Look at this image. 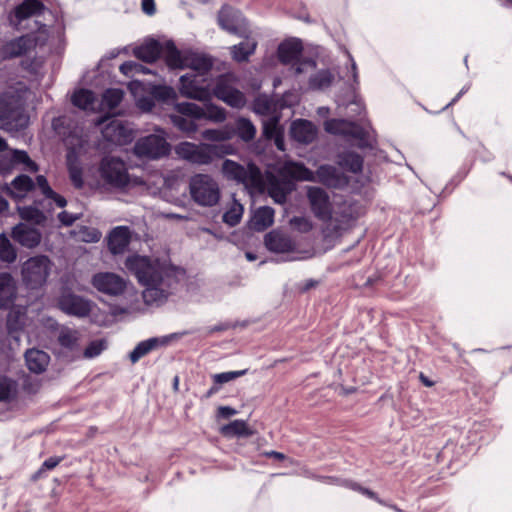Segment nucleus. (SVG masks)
<instances>
[{
  "mask_svg": "<svg viewBox=\"0 0 512 512\" xmlns=\"http://www.w3.org/2000/svg\"><path fill=\"white\" fill-rule=\"evenodd\" d=\"M125 267L144 287L142 296L147 305L163 303L175 289L181 273L166 261L137 254L126 258Z\"/></svg>",
  "mask_w": 512,
  "mask_h": 512,
  "instance_id": "nucleus-1",
  "label": "nucleus"
},
{
  "mask_svg": "<svg viewBox=\"0 0 512 512\" xmlns=\"http://www.w3.org/2000/svg\"><path fill=\"white\" fill-rule=\"evenodd\" d=\"M307 199L314 216L324 223L325 237H336L353 219L351 209L343 204L335 209L328 193L320 188L307 187Z\"/></svg>",
  "mask_w": 512,
  "mask_h": 512,
  "instance_id": "nucleus-2",
  "label": "nucleus"
},
{
  "mask_svg": "<svg viewBox=\"0 0 512 512\" xmlns=\"http://www.w3.org/2000/svg\"><path fill=\"white\" fill-rule=\"evenodd\" d=\"M174 151L178 158L194 165L203 166L211 164L215 158L231 154L233 148L226 144H196L184 141L177 144Z\"/></svg>",
  "mask_w": 512,
  "mask_h": 512,
  "instance_id": "nucleus-3",
  "label": "nucleus"
},
{
  "mask_svg": "<svg viewBox=\"0 0 512 512\" xmlns=\"http://www.w3.org/2000/svg\"><path fill=\"white\" fill-rule=\"evenodd\" d=\"M282 172L292 178L300 181H318L329 187H339L343 183L338 169L331 165H322L316 173L306 168L301 163L286 162L282 167Z\"/></svg>",
  "mask_w": 512,
  "mask_h": 512,
  "instance_id": "nucleus-4",
  "label": "nucleus"
},
{
  "mask_svg": "<svg viewBox=\"0 0 512 512\" xmlns=\"http://www.w3.org/2000/svg\"><path fill=\"white\" fill-rule=\"evenodd\" d=\"M189 192L192 200L203 207L217 205L221 197L217 180L208 174L192 176L189 181Z\"/></svg>",
  "mask_w": 512,
  "mask_h": 512,
  "instance_id": "nucleus-5",
  "label": "nucleus"
},
{
  "mask_svg": "<svg viewBox=\"0 0 512 512\" xmlns=\"http://www.w3.org/2000/svg\"><path fill=\"white\" fill-rule=\"evenodd\" d=\"M64 142L68 150L66 158L70 180L75 188L80 189L84 180L78 156L88 143L87 135L83 133L82 129H75L65 137Z\"/></svg>",
  "mask_w": 512,
  "mask_h": 512,
  "instance_id": "nucleus-6",
  "label": "nucleus"
},
{
  "mask_svg": "<svg viewBox=\"0 0 512 512\" xmlns=\"http://www.w3.org/2000/svg\"><path fill=\"white\" fill-rule=\"evenodd\" d=\"M238 79L233 73L219 75L210 89L212 97L217 98L234 109H242L247 99L245 94L236 88Z\"/></svg>",
  "mask_w": 512,
  "mask_h": 512,
  "instance_id": "nucleus-7",
  "label": "nucleus"
},
{
  "mask_svg": "<svg viewBox=\"0 0 512 512\" xmlns=\"http://www.w3.org/2000/svg\"><path fill=\"white\" fill-rule=\"evenodd\" d=\"M53 263L46 255L28 258L21 265V278L26 287L38 289L42 287L50 275Z\"/></svg>",
  "mask_w": 512,
  "mask_h": 512,
  "instance_id": "nucleus-8",
  "label": "nucleus"
},
{
  "mask_svg": "<svg viewBox=\"0 0 512 512\" xmlns=\"http://www.w3.org/2000/svg\"><path fill=\"white\" fill-rule=\"evenodd\" d=\"M37 185L42 194L47 198L55 202V204L62 208L66 205V200L61 195L57 194L49 186L45 176L38 175L36 183L27 175H19L11 182V193L16 198L24 197L34 186Z\"/></svg>",
  "mask_w": 512,
  "mask_h": 512,
  "instance_id": "nucleus-9",
  "label": "nucleus"
},
{
  "mask_svg": "<svg viewBox=\"0 0 512 512\" xmlns=\"http://www.w3.org/2000/svg\"><path fill=\"white\" fill-rule=\"evenodd\" d=\"M27 117L23 114V106L19 98L0 97V128L13 131L23 128Z\"/></svg>",
  "mask_w": 512,
  "mask_h": 512,
  "instance_id": "nucleus-10",
  "label": "nucleus"
},
{
  "mask_svg": "<svg viewBox=\"0 0 512 512\" xmlns=\"http://www.w3.org/2000/svg\"><path fill=\"white\" fill-rule=\"evenodd\" d=\"M302 44L297 39L285 41L279 45L278 57L284 64L293 63L295 74L312 72L316 67V62L311 59L299 60L302 53Z\"/></svg>",
  "mask_w": 512,
  "mask_h": 512,
  "instance_id": "nucleus-11",
  "label": "nucleus"
},
{
  "mask_svg": "<svg viewBox=\"0 0 512 512\" xmlns=\"http://www.w3.org/2000/svg\"><path fill=\"white\" fill-rule=\"evenodd\" d=\"M99 171L102 180L114 188L124 189L130 183L126 164L119 158H103Z\"/></svg>",
  "mask_w": 512,
  "mask_h": 512,
  "instance_id": "nucleus-12",
  "label": "nucleus"
},
{
  "mask_svg": "<svg viewBox=\"0 0 512 512\" xmlns=\"http://www.w3.org/2000/svg\"><path fill=\"white\" fill-rule=\"evenodd\" d=\"M179 81V91L182 96L201 102L211 101L210 84L207 83L205 75L187 73L182 75Z\"/></svg>",
  "mask_w": 512,
  "mask_h": 512,
  "instance_id": "nucleus-13",
  "label": "nucleus"
},
{
  "mask_svg": "<svg viewBox=\"0 0 512 512\" xmlns=\"http://www.w3.org/2000/svg\"><path fill=\"white\" fill-rule=\"evenodd\" d=\"M324 127L328 133L357 140L358 146L361 148L370 146L367 129L355 122L344 119H331L325 122Z\"/></svg>",
  "mask_w": 512,
  "mask_h": 512,
  "instance_id": "nucleus-14",
  "label": "nucleus"
},
{
  "mask_svg": "<svg viewBox=\"0 0 512 512\" xmlns=\"http://www.w3.org/2000/svg\"><path fill=\"white\" fill-rule=\"evenodd\" d=\"M222 172L227 179L235 180L247 186H259L261 183V172L255 165L245 167L226 159L222 164Z\"/></svg>",
  "mask_w": 512,
  "mask_h": 512,
  "instance_id": "nucleus-15",
  "label": "nucleus"
},
{
  "mask_svg": "<svg viewBox=\"0 0 512 512\" xmlns=\"http://www.w3.org/2000/svg\"><path fill=\"white\" fill-rule=\"evenodd\" d=\"M170 145L161 135L151 134L140 138L135 146L134 153L139 157L158 159L169 153Z\"/></svg>",
  "mask_w": 512,
  "mask_h": 512,
  "instance_id": "nucleus-16",
  "label": "nucleus"
},
{
  "mask_svg": "<svg viewBox=\"0 0 512 512\" xmlns=\"http://www.w3.org/2000/svg\"><path fill=\"white\" fill-rule=\"evenodd\" d=\"M208 102L204 108L192 102H181L179 110L194 119H207L215 123L224 122L227 118L226 110L210 101Z\"/></svg>",
  "mask_w": 512,
  "mask_h": 512,
  "instance_id": "nucleus-17",
  "label": "nucleus"
},
{
  "mask_svg": "<svg viewBox=\"0 0 512 512\" xmlns=\"http://www.w3.org/2000/svg\"><path fill=\"white\" fill-rule=\"evenodd\" d=\"M91 283L97 291L112 297L122 295L128 284L123 277L113 272L96 273Z\"/></svg>",
  "mask_w": 512,
  "mask_h": 512,
  "instance_id": "nucleus-18",
  "label": "nucleus"
},
{
  "mask_svg": "<svg viewBox=\"0 0 512 512\" xmlns=\"http://www.w3.org/2000/svg\"><path fill=\"white\" fill-rule=\"evenodd\" d=\"M58 306L67 315L83 318L90 314L93 303L82 296L64 292L58 299Z\"/></svg>",
  "mask_w": 512,
  "mask_h": 512,
  "instance_id": "nucleus-19",
  "label": "nucleus"
},
{
  "mask_svg": "<svg viewBox=\"0 0 512 512\" xmlns=\"http://www.w3.org/2000/svg\"><path fill=\"white\" fill-rule=\"evenodd\" d=\"M220 27L231 34L245 36L248 32L247 23L242 14L229 6H224L218 14Z\"/></svg>",
  "mask_w": 512,
  "mask_h": 512,
  "instance_id": "nucleus-20",
  "label": "nucleus"
},
{
  "mask_svg": "<svg viewBox=\"0 0 512 512\" xmlns=\"http://www.w3.org/2000/svg\"><path fill=\"white\" fill-rule=\"evenodd\" d=\"M23 164L24 169L30 172L38 170L37 164L30 159L28 154L23 150L11 149L0 153V173L5 175L12 171L18 165Z\"/></svg>",
  "mask_w": 512,
  "mask_h": 512,
  "instance_id": "nucleus-21",
  "label": "nucleus"
},
{
  "mask_svg": "<svg viewBox=\"0 0 512 512\" xmlns=\"http://www.w3.org/2000/svg\"><path fill=\"white\" fill-rule=\"evenodd\" d=\"M36 46V40L32 35H24L6 42L0 49L3 59H12L28 53Z\"/></svg>",
  "mask_w": 512,
  "mask_h": 512,
  "instance_id": "nucleus-22",
  "label": "nucleus"
},
{
  "mask_svg": "<svg viewBox=\"0 0 512 512\" xmlns=\"http://www.w3.org/2000/svg\"><path fill=\"white\" fill-rule=\"evenodd\" d=\"M12 238L21 246L32 249L37 247L42 239L40 231L26 223H19L12 229Z\"/></svg>",
  "mask_w": 512,
  "mask_h": 512,
  "instance_id": "nucleus-23",
  "label": "nucleus"
},
{
  "mask_svg": "<svg viewBox=\"0 0 512 512\" xmlns=\"http://www.w3.org/2000/svg\"><path fill=\"white\" fill-rule=\"evenodd\" d=\"M58 342L60 346L67 352H70L73 357L80 355L82 335L79 331L70 328H62L58 335Z\"/></svg>",
  "mask_w": 512,
  "mask_h": 512,
  "instance_id": "nucleus-24",
  "label": "nucleus"
},
{
  "mask_svg": "<svg viewBox=\"0 0 512 512\" xmlns=\"http://www.w3.org/2000/svg\"><path fill=\"white\" fill-rule=\"evenodd\" d=\"M103 137L115 144H123L130 138V131L119 119H112L102 130Z\"/></svg>",
  "mask_w": 512,
  "mask_h": 512,
  "instance_id": "nucleus-25",
  "label": "nucleus"
},
{
  "mask_svg": "<svg viewBox=\"0 0 512 512\" xmlns=\"http://www.w3.org/2000/svg\"><path fill=\"white\" fill-rule=\"evenodd\" d=\"M131 239L128 227L119 226L114 228L108 236V247L112 254H120L125 251Z\"/></svg>",
  "mask_w": 512,
  "mask_h": 512,
  "instance_id": "nucleus-26",
  "label": "nucleus"
},
{
  "mask_svg": "<svg viewBox=\"0 0 512 512\" xmlns=\"http://www.w3.org/2000/svg\"><path fill=\"white\" fill-rule=\"evenodd\" d=\"M265 245L268 250L276 253H286L294 249L291 238L282 232L271 231L265 236Z\"/></svg>",
  "mask_w": 512,
  "mask_h": 512,
  "instance_id": "nucleus-27",
  "label": "nucleus"
},
{
  "mask_svg": "<svg viewBox=\"0 0 512 512\" xmlns=\"http://www.w3.org/2000/svg\"><path fill=\"white\" fill-rule=\"evenodd\" d=\"M292 137L300 143H311L316 136L314 125L307 120H296L291 126Z\"/></svg>",
  "mask_w": 512,
  "mask_h": 512,
  "instance_id": "nucleus-28",
  "label": "nucleus"
},
{
  "mask_svg": "<svg viewBox=\"0 0 512 512\" xmlns=\"http://www.w3.org/2000/svg\"><path fill=\"white\" fill-rule=\"evenodd\" d=\"M25 360L27 368L31 372L39 374L46 370L50 357L44 351L38 349H30L25 353Z\"/></svg>",
  "mask_w": 512,
  "mask_h": 512,
  "instance_id": "nucleus-29",
  "label": "nucleus"
},
{
  "mask_svg": "<svg viewBox=\"0 0 512 512\" xmlns=\"http://www.w3.org/2000/svg\"><path fill=\"white\" fill-rule=\"evenodd\" d=\"M185 64L186 68L192 70L191 73L206 75L211 70L213 61L211 57L205 54L188 52Z\"/></svg>",
  "mask_w": 512,
  "mask_h": 512,
  "instance_id": "nucleus-30",
  "label": "nucleus"
},
{
  "mask_svg": "<svg viewBox=\"0 0 512 512\" xmlns=\"http://www.w3.org/2000/svg\"><path fill=\"white\" fill-rule=\"evenodd\" d=\"M162 53H164L165 61L167 65L172 69H183L186 68V59L188 52L179 51L172 41H167L163 47Z\"/></svg>",
  "mask_w": 512,
  "mask_h": 512,
  "instance_id": "nucleus-31",
  "label": "nucleus"
},
{
  "mask_svg": "<svg viewBox=\"0 0 512 512\" xmlns=\"http://www.w3.org/2000/svg\"><path fill=\"white\" fill-rule=\"evenodd\" d=\"M163 47L156 40H148L142 45L134 49V55L136 58L145 62L155 61L162 53Z\"/></svg>",
  "mask_w": 512,
  "mask_h": 512,
  "instance_id": "nucleus-32",
  "label": "nucleus"
},
{
  "mask_svg": "<svg viewBox=\"0 0 512 512\" xmlns=\"http://www.w3.org/2000/svg\"><path fill=\"white\" fill-rule=\"evenodd\" d=\"M165 344V340L160 338H150L144 341H141L136 345V347L130 352L129 359L130 361L135 364L137 363L142 357L146 356L148 353H150L152 350L156 349L160 345Z\"/></svg>",
  "mask_w": 512,
  "mask_h": 512,
  "instance_id": "nucleus-33",
  "label": "nucleus"
},
{
  "mask_svg": "<svg viewBox=\"0 0 512 512\" xmlns=\"http://www.w3.org/2000/svg\"><path fill=\"white\" fill-rule=\"evenodd\" d=\"M72 103L83 110L94 111L98 107V99L95 94L87 89L75 91L72 96Z\"/></svg>",
  "mask_w": 512,
  "mask_h": 512,
  "instance_id": "nucleus-34",
  "label": "nucleus"
},
{
  "mask_svg": "<svg viewBox=\"0 0 512 512\" xmlns=\"http://www.w3.org/2000/svg\"><path fill=\"white\" fill-rule=\"evenodd\" d=\"M15 286L9 273L0 274V308H6L12 302Z\"/></svg>",
  "mask_w": 512,
  "mask_h": 512,
  "instance_id": "nucleus-35",
  "label": "nucleus"
},
{
  "mask_svg": "<svg viewBox=\"0 0 512 512\" xmlns=\"http://www.w3.org/2000/svg\"><path fill=\"white\" fill-rule=\"evenodd\" d=\"M333 81V73L329 69H321L310 74L308 85L312 90H325L331 86Z\"/></svg>",
  "mask_w": 512,
  "mask_h": 512,
  "instance_id": "nucleus-36",
  "label": "nucleus"
},
{
  "mask_svg": "<svg viewBox=\"0 0 512 512\" xmlns=\"http://www.w3.org/2000/svg\"><path fill=\"white\" fill-rule=\"evenodd\" d=\"M274 210L263 206L258 208L252 218V226L257 231H263L273 224Z\"/></svg>",
  "mask_w": 512,
  "mask_h": 512,
  "instance_id": "nucleus-37",
  "label": "nucleus"
},
{
  "mask_svg": "<svg viewBox=\"0 0 512 512\" xmlns=\"http://www.w3.org/2000/svg\"><path fill=\"white\" fill-rule=\"evenodd\" d=\"M220 433L225 437H248L252 435V430L244 420H234L220 428Z\"/></svg>",
  "mask_w": 512,
  "mask_h": 512,
  "instance_id": "nucleus-38",
  "label": "nucleus"
},
{
  "mask_svg": "<svg viewBox=\"0 0 512 512\" xmlns=\"http://www.w3.org/2000/svg\"><path fill=\"white\" fill-rule=\"evenodd\" d=\"M180 103L176 104V111L178 114H174L170 116L171 122L175 127L185 133H194L197 131L198 126L195 123L194 118H191L189 115L182 113L179 110Z\"/></svg>",
  "mask_w": 512,
  "mask_h": 512,
  "instance_id": "nucleus-39",
  "label": "nucleus"
},
{
  "mask_svg": "<svg viewBox=\"0 0 512 512\" xmlns=\"http://www.w3.org/2000/svg\"><path fill=\"white\" fill-rule=\"evenodd\" d=\"M44 9L43 4L38 0H25L15 10L17 19L24 20L31 16L39 15Z\"/></svg>",
  "mask_w": 512,
  "mask_h": 512,
  "instance_id": "nucleus-40",
  "label": "nucleus"
},
{
  "mask_svg": "<svg viewBox=\"0 0 512 512\" xmlns=\"http://www.w3.org/2000/svg\"><path fill=\"white\" fill-rule=\"evenodd\" d=\"M256 46V41L249 38L237 45H234L231 49L233 59L237 62L247 61L249 56L254 53Z\"/></svg>",
  "mask_w": 512,
  "mask_h": 512,
  "instance_id": "nucleus-41",
  "label": "nucleus"
},
{
  "mask_svg": "<svg viewBox=\"0 0 512 512\" xmlns=\"http://www.w3.org/2000/svg\"><path fill=\"white\" fill-rule=\"evenodd\" d=\"M17 395V383L6 376H0V402H11Z\"/></svg>",
  "mask_w": 512,
  "mask_h": 512,
  "instance_id": "nucleus-42",
  "label": "nucleus"
},
{
  "mask_svg": "<svg viewBox=\"0 0 512 512\" xmlns=\"http://www.w3.org/2000/svg\"><path fill=\"white\" fill-rule=\"evenodd\" d=\"M275 110V103L265 95H259L253 102V111L256 114L271 117Z\"/></svg>",
  "mask_w": 512,
  "mask_h": 512,
  "instance_id": "nucleus-43",
  "label": "nucleus"
},
{
  "mask_svg": "<svg viewBox=\"0 0 512 512\" xmlns=\"http://www.w3.org/2000/svg\"><path fill=\"white\" fill-rule=\"evenodd\" d=\"M236 133L245 142L251 141L256 135V128L253 123L244 117L236 120Z\"/></svg>",
  "mask_w": 512,
  "mask_h": 512,
  "instance_id": "nucleus-44",
  "label": "nucleus"
},
{
  "mask_svg": "<svg viewBox=\"0 0 512 512\" xmlns=\"http://www.w3.org/2000/svg\"><path fill=\"white\" fill-rule=\"evenodd\" d=\"M233 130L228 127L220 129H206L202 131L201 136L203 139L211 142H224L233 137Z\"/></svg>",
  "mask_w": 512,
  "mask_h": 512,
  "instance_id": "nucleus-45",
  "label": "nucleus"
},
{
  "mask_svg": "<svg viewBox=\"0 0 512 512\" xmlns=\"http://www.w3.org/2000/svg\"><path fill=\"white\" fill-rule=\"evenodd\" d=\"M17 258V252L5 233L0 234V260L13 263Z\"/></svg>",
  "mask_w": 512,
  "mask_h": 512,
  "instance_id": "nucleus-46",
  "label": "nucleus"
},
{
  "mask_svg": "<svg viewBox=\"0 0 512 512\" xmlns=\"http://www.w3.org/2000/svg\"><path fill=\"white\" fill-rule=\"evenodd\" d=\"M123 98V92L120 89H108L104 92L102 96L101 103H98V106H101L102 109L113 110L116 108Z\"/></svg>",
  "mask_w": 512,
  "mask_h": 512,
  "instance_id": "nucleus-47",
  "label": "nucleus"
},
{
  "mask_svg": "<svg viewBox=\"0 0 512 512\" xmlns=\"http://www.w3.org/2000/svg\"><path fill=\"white\" fill-rule=\"evenodd\" d=\"M339 163L350 171L356 173L362 169L363 160L361 156L356 153H345L340 156Z\"/></svg>",
  "mask_w": 512,
  "mask_h": 512,
  "instance_id": "nucleus-48",
  "label": "nucleus"
},
{
  "mask_svg": "<svg viewBox=\"0 0 512 512\" xmlns=\"http://www.w3.org/2000/svg\"><path fill=\"white\" fill-rule=\"evenodd\" d=\"M283 132L279 125V117L272 115L269 119L263 121V134L267 139L276 137Z\"/></svg>",
  "mask_w": 512,
  "mask_h": 512,
  "instance_id": "nucleus-49",
  "label": "nucleus"
},
{
  "mask_svg": "<svg viewBox=\"0 0 512 512\" xmlns=\"http://www.w3.org/2000/svg\"><path fill=\"white\" fill-rule=\"evenodd\" d=\"M19 214L23 220L31 221L35 224H41L45 221V215L35 207H22L19 209Z\"/></svg>",
  "mask_w": 512,
  "mask_h": 512,
  "instance_id": "nucleus-50",
  "label": "nucleus"
},
{
  "mask_svg": "<svg viewBox=\"0 0 512 512\" xmlns=\"http://www.w3.org/2000/svg\"><path fill=\"white\" fill-rule=\"evenodd\" d=\"M243 214V207L241 204L234 202L228 211L223 215V221L229 226L233 227L237 225Z\"/></svg>",
  "mask_w": 512,
  "mask_h": 512,
  "instance_id": "nucleus-51",
  "label": "nucleus"
},
{
  "mask_svg": "<svg viewBox=\"0 0 512 512\" xmlns=\"http://www.w3.org/2000/svg\"><path fill=\"white\" fill-rule=\"evenodd\" d=\"M153 99L166 101L174 98L175 91L173 88L164 85H154L150 89Z\"/></svg>",
  "mask_w": 512,
  "mask_h": 512,
  "instance_id": "nucleus-52",
  "label": "nucleus"
},
{
  "mask_svg": "<svg viewBox=\"0 0 512 512\" xmlns=\"http://www.w3.org/2000/svg\"><path fill=\"white\" fill-rule=\"evenodd\" d=\"M107 347L106 341L95 340L92 341L83 351L84 358L91 359L99 356Z\"/></svg>",
  "mask_w": 512,
  "mask_h": 512,
  "instance_id": "nucleus-53",
  "label": "nucleus"
},
{
  "mask_svg": "<svg viewBox=\"0 0 512 512\" xmlns=\"http://www.w3.org/2000/svg\"><path fill=\"white\" fill-rule=\"evenodd\" d=\"M101 238V233L95 228L83 227L77 233V239L86 243L98 242Z\"/></svg>",
  "mask_w": 512,
  "mask_h": 512,
  "instance_id": "nucleus-54",
  "label": "nucleus"
},
{
  "mask_svg": "<svg viewBox=\"0 0 512 512\" xmlns=\"http://www.w3.org/2000/svg\"><path fill=\"white\" fill-rule=\"evenodd\" d=\"M246 373H247L246 369L238 370V371H228V372L214 374L212 376V378H213L214 383L222 385V384L228 383L230 381H233L236 378L244 376Z\"/></svg>",
  "mask_w": 512,
  "mask_h": 512,
  "instance_id": "nucleus-55",
  "label": "nucleus"
},
{
  "mask_svg": "<svg viewBox=\"0 0 512 512\" xmlns=\"http://www.w3.org/2000/svg\"><path fill=\"white\" fill-rule=\"evenodd\" d=\"M291 224L300 232H308L312 229V223L305 217H294Z\"/></svg>",
  "mask_w": 512,
  "mask_h": 512,
  "instance_id": "nucleus-56",
  "label": "nucleus"
},
{
  "mask_svg": "<svg viewBox=\"0 0 512 512\" xmlns=\"http://www.w3.org/2000/svg\"><path fill=\"white\" fill-rule=\"evenodd\" d=\"M137 106L145 112H149L152 110L154 106V99L153 97H140L137 99Z\"/></svg>",
  "mask_w": 512,
  "mask_h": 512,
  "instance_id": "nucleus-57",
  "label": "nucleus"
},
{
  "mask_svg": "<svg viewBox=\"0 0 512 512\" xmlns=\"http://www.w3.org/2000/svg\"><path fill=\"white\" fill-rule=\"evenodd\" d=\"M78 218H79L78 215L71 214V213H69L67 211H62L61 213L58 214V219L65 226L72 225Z\"/></svg>",
  "mask_w": 512,
  "mask_h": 512,
  "instance_id": "nucleus-58",
  "label": "nucleus"
},
{
  "mask_svg": "<svg viewBox=\"0 0 512 512\" xmlns=\"http://www.w3.org/2000/svg\"><path fill=\"white\" fill-rule=\"evenodd\" d=\"M60 461H61V458H58V457H50V458L46 459L43 462L42 467L40 468V470L35 475V477H37L38 474H40L43 470H52V469H54L60 463Z\"/></svg>",
  "mask_w": 512,
  "mask_h": 512,
  "instance_id": "nucleus-59",
  "label": "nucleus"
},
{
  "mask_svg": "<svg viewBox=\"0 0 512 512\" xmlns=\"http://www.w3.org/2000/svg\"><path fill=\"white\" fill-rule=\"evenodd\" d=\"M135 67H140L139 63L128 61L120 66V71L125 75L133 76L135 74Z\"/></svg>",
  "mask_w": 512,
  "mask_h": 512,
  "instance_id": "nucleus-60",
  "label": "nucleus"
},
{
  "mask_svg": "<svg viewBox=\"0 0 512 512\" xmlns=\"http://www.w3.org/2000/svg\"><path fill=\"white\" fill-rule=\"evenodd\" d=\"M141 7L143 12L149 16L154 15L156 12L154 0H142Z\"/></svg>",
  "mask_w": 512,
  "mask_h": 512,
  "instance_id": "nucleus-61",
  "label": "nucleus"
},
{
  "mask_svg": "<svg viewBox=\"0 0 512 512\" xmlns=\"http://www.w3.org/2000/svg\"><path fill=\"white\" fill-rule=\"evenodd\" d=\"M237 414V411L230 406H220L218 408V416L222 418H229Z\"/></svg>",
  "mask_w": 512,
  "mask_h": 512,
  "instance_id": "nucleus-62",
  "label": "nucleus"
},
{
  "mask_svg": "<svg viewBox=\"0 0 512 512\" xmlns=\"http://www.w3.org/2000/svg\"><path fill=\"white\" fill-rule=\"evenodd\" d=\"M271 195L278 203H283L286 200V194L282 190L273 189Z\"/></svg>",
  "mask_w": 512,
  "mask_h": 512,
  "instance_id": "nucleus-63",
  "label": "nucleus"
},
{
  "mask_svg": "<svg viewBox=\"0 0 512 512\" xmlns=\"http://www.w3.org/2000/svg\"><path fill=\"white\" fill-rule=\"evenodd\" d=\"M352 489L354 490H359L362 494L368 496L369 498H372V499H377L375 493L371 490H368V489H365V488H361L359 486H357L356 484H351L350 486Z\"/></svg>",
  "mask_w": 512,
  "mask_h": 512,
  "instance_id": "nucleus-64",
  "label": "nucleus"
}]
</instances>
